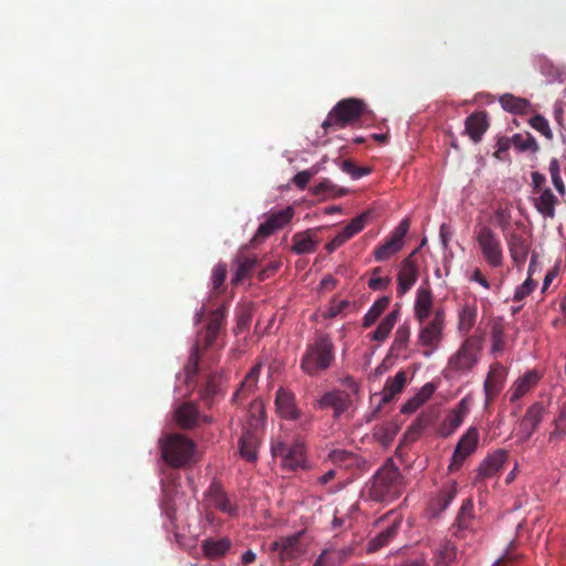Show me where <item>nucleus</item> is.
<instances>
[{"label": "nucleus", "instance_id": "f257e3e1", "mask_svg": "<svg viewBox=\"0 0 566 566\" xmlns=\"http://www.w3.org/2000/svg\"><path fill=\"white\" fill-rule=\"evenodd\" d=\"M335 360V346L328 334H319L307 343L300 361L301 370L316 377L326 371Z\"/></svg>", "mask_w": 566, "mask_h": 566}, {"label": "nucleus", "instance_id": "f03ea898", "mask_svg": "<svg viewBox=\"0 0 566 566\" xmlns=\"http://www.w3.org/2000/svg\"><path fill=\"white\" fill-rule=\"evenodd\" d=\"M402 481L403 478L398 467L391 460H388L378 469L367 485L368 496L378 502H391L400 496Z\"/></svg>", "mask_w": 566, "mask_h": 566}, {"label": "nucleus", "instance_id": "7ed1b4c3", "mask_svg": "<svg viewBox=\"0 0 566 566\" xmlns=\"http://www.w3.org/2000/svg\"><path fill=\"white\" fill-rule=\"evenodd\" d=\"M365 111V103L358 98H345L339 101L327 114L322 123L325 134L345 128L358 120Z\"/></svg>", "mask_w": 566, "mask_h": 566}, {"label": "nucleus", "instance_id": "20e7f679", "mask_svg": "<svg viewBox=\"0 0 566 566\" xmlns=\"http://www.w3.org/2000/svg\"><path fill=\"white\" fill-rule=\"evenodd\" d=\"M163 459L174 468H181L195 460V443L178 433L170 434L160 440Z\"/></svg>", "mask_w": 566, "mask_h": 566}, {"label": "nucleus", "instance_id": "39448f33", "mask_svg": "<svg viewBox=\"0 0 566 566\" xmlns=\"http://www.w3.org/2000/svg\"><path fill=\"white\" fill-rule=\"evenodd\" d=\"M479 349L471 339H465L459 349L449 358L444 369L448 379H457L472 371L478 364Z\"/></svg>", "mask_w": 566, "mask_h": 566}, {"label": "nucleus", "instance_id": "423d86ee", "mask_svg": "<svg viewBox=\"0 0 566 566\" xmlns=\"http://www.w3.org/2000/svg\"><path fill=\"white\" fill-rule=\"evenodd\" d=\"M224 307H219L216 311L211 312L208 323L206 326V331L198 338V342L192 346L188 364L186 366V373L188 376L195 375L197 373V366L199 360V346L202 345L205 347H209L214 342L217 335L220 332L224 319Z\"/></svg>", "mask_w": 566, "mask_h": 566}, {"label": "nucleus", "instance_id": "0eeeda50", "mask_svg": "<svg viewBox=\"0 0 566 566\" xmlns=\"http://www.w3.org/2000/svg\"><path fill=\"white\" fill-rule=\"evenodd\" d=\"M444 326V311L442 308L436 310L432 318L429 322L420 324L417 336V344L419 346L429 348L423 352L426 357H430L439 347L443 338Z\"/></svg>", "mask_w": 566, "mask_h": 566}, {"label": "nucleus", "instance_id": "6e6552de", "mask_svg": "<svg viewBox=\"0 0 566 566\" xmlns=\"http://www.w3.org/2000/svg\"><path fill=\"white\" fill-rule=\"evenodd\" d=\"M475 240L484 260L492 268H497L503 262V251L497 234L488 226L475 228Z\"/></svg>", "mask_w": 566, "mask_h": 566}, {"label": "nucleus", "instance_id": "1a4fd4ad", "mask_svg": "<svg viewBox=\"0 0 566 566\" xmlns=\"http://www.w3.org/2000/svg\"><path fill=\"white\" fill-rule=\"evenodd\" d=\"M273 457L280 458L282 467L289 470H296L298 468H305V449L301 442H294L286 444L284 442H277L272 446Z\"/></svg>", "mask_w": 566, "mask_h": 566}, {"label": "nucleus", "instance_id": "9d476101", "mask_svg": "<svg viewBox=\"0 0 566 566\" xmlns=\"http://www.w3.org/2000/svg\"><path fill=\"white\" fill-rule=\"evenodd\" d=\"M293 216L294 209L291 206L268 214L265 221L258 227L251 242L254 243L259 240L266 239L277 230L285 227L293 219Z\"/></svg>", "mask_w": 566, "mask_h": 566}, {"label": "nucleus", "instance_id": "9b49d317", "mask_svg": "<svg viewBox=\"0 0 566 566\" xmlns=\"http://www.w3.org/2000/svg\"><path fill=\"white\" fill-rule=\"evenodd\" d=\"M418 250L412 251L407 258H405L398 268L397 274V294L403 296L408 293L416 284L419 277V266L415 259Z\"/></svg>", "mask_w": 566, "mask_h": 566}, {"label": "nucleus", "instance_id": "f8f14e48", "mask_svg": "<svg viewBox=\"0 0 566 566\" xmlns=\"http://www.w3.org/2000/svg\"><path fill=\"white\" fill-rule=\"evenodd\" d=\"M409 226L408 219L400 221V223L390 233V237L375 250L374 256L376 261H386L392 254L401 250L403 247V239L409 231Z\"/></svg>", "mask_w": 566, "mask_h": 566}, {"label": "nucleus", "instance_id": "ddd939ff", "mask_svg": "<svg viewBox=\"0 0 566 566\" xmlns=\"http://www.w3.org/2000/svg\"><path fill=\"white\" fill-rule=\"evenodd\" d=\"M479 444V431L475 427H470L458 441L453 451L450 470H458L464 460L474 453Z\"/></svg>", "mask_w": 566, "mask_h": 566}, {"label": "nucleus", "instance_id": "4468645a", "mask_svg": "<svg viewBox=\"0 0 566 566\" xmlns=\"http://www.w3.org/2000/svg\"><path fill=\"white\" fill-rule=\"evenodd\" d=\"M369 213L364 212L354 218L340 232H338L329 242L326 243L325 249L332 253L342 247L346 241L360 232L368 220Z\"/></svg>", "mask_w": 566, "mask_h": 566}, {"label": "nucleus", "instance_id": "2eb2a0df", "mask_svg": "<svg viewBox=\"0 0 566 566\" xmlns=\"http://www.w3.org/2000/svg\"><path fill=\"white\" fill-rule=\"evenodd\" d=\"M532 202L536 211L544 219H554L555 210L558 203L557 196L554 195L551 188L539 189L533 192Z\"/></svg>", "mask_w": 566, "mask_h": 566}, {"label": "nucleus", "instance_id": "dca6fc26", "mask_svg": "<svg viewBox=\"0 0 566 566\" xmlns=\"http://www.w3.org/2000/svg\"><path fill=\"white\" fill-rule=\"evenodd\" d=\"M471 399L469 397H464L460 400V402L453 408L441 427V434L447 437L453 433L463 422L464 418L468 416L470 411Z\"/></svg>", "mask_w": 566, "mask_h": 566}, {"label": "nucleus", "instance_id": "f3484780", "mask_svg": "<svg viewBox=\"0 0 566 566\" xmlns=\"http://www.w3.org/2000/svg\"><path fill=\"white\" fill-rule=\"evenodd\" d=\"M206 501L210 506L230 516L235 515L238 512V506L231 502L223 489L217 483H212L209 486L206 492Z\"/></svg>", "mask_w": 566, "mask_h": 566}, {"label": "nucleus", "instance_id": "a211bd4d", "mask_svg": "<svg viewBox=\"0 0 566 566\" xmlns=\"http://www.w3.org/2000/svg\"><path fill=\"white\" fill-rule=\"evenodd\" d=\"M270 551L277 553L282 560H291L298 557L303 552L300 543V534L274 541L270 545Z\"/></svg>", "mask_w": 566, "mask_h": 566}, {"label": "nucleus", "instance_id": "6ab92c4d", "mask_svg": "<svg viewBox=\"0 0 566 566\" xmlns=\"http://www.w3.org/2000/svg\"><path fill=\"white\" fill-rule=\"evenodd\" d=\"M433 304V294L428 284H422L416 292L413 314L416 319L422 324L430 316Z\"/></svg>", "mask_w": 566, "mask_h": 566}, {"label": "nucleus", "instance_id": "aec40b11", "mask_svg": "<svg viewBox=\"0 0 566 566\" xmlns=\"http://www.w3.org/2000/svg\"><path fill=\"white\" fill-rule=\"evenodd\" d=\"M232 547V541L227 537H207L201 542L202 554L208 559L223 557Z\"/></svg>", "mask_w": 566, "mask_h": 566}, {"label": "nucleus", "instance_id": "412c9836", "mask_svg": "<svg viewBox=\"0 0 566 566\" xmlns=\"http://www.w3.org/2000/svg\"><path fill=\"white\" fill-rule=\"evenodd\" d=\"M349 403V395L340 390L328 391L317 400L318 408H333L336 417L343 413L348 408Z\"/></svg>", "mask_w": 566, "mask_h": 566}, {"label": "nucleus", "instance_id": "4be33fe9", "mask_svg": "<svg viewBox=\"0 0 566 566\" xmlns=\"http://www.w3.org/2000/svg\"><path fill=\"white\" fill-rule=\"evenodd\" d=\"M275 406L277 412L285 419L295 420L300 416V411L295 405L294 395L284 388L276 391Z\"/></svg>", "mask_w": 566, "mask_h": 566}, {"label": "nucleus", "instance_id": "5701e85b", "mask_svg": "<svg viewBox=\"0 0 566 566\" xmlns=\"http://www.w3.org/2000/svg\"><path fill=\"white\" fill-rule=\"evenodd\" d=\"M539 380L535 370H530L520 377L510 388V401L515 403L534 388Z\"/></svg>", "mask_w": 566, "mask_h": 566}, {"label": "nucleus", "instance_id": "b1692460", "mask_svg": "<svg viewBox=\"0 0 566 566\" xmlns=\"http://www.w3.org/2000/svg\"><path fill=\"white\" fill-rule=\"evenodd\" d=\"M505 377L506 370L502 365L494 364L491 366L484 381V392L488 400L501 391Z\"/></svg>", "mask_w": 566, "mask_h": 566}, {"label": "nucleus", "instance_id": "393cba45", "mask_svg": "<svg viewBox=\"0 0 566 566\" xmlns=\"http://www.w3.org/2000/svg\"><path fill=\"white\" fill-rule=\"evenodd\" d=\"M258 446L259 434L256 428H245L239 440V449L241 457L251 462L255 461Z\"/></svg>", "mask_w": 566, "mask_h": 566}, {"label": "nucleus", "instance_id": "a878e982", "mask_svg": "<svg viewBox=\"0 0 566 566\" xmlns=\"http://www.w3.org/2000/svg\"><path fill=\"white\" fill-rule=\"evenodd\" d=\"M489 127L485 112H475L465 119V132L474 143H479Z\"/></svg>", "mask_w": 566, "mask_h": 566}, {"label": "nucleus", "instance_id": "bb28decb", "mask_svg": "<svg viewBox=\"0 0 566 566\" xmlns=\"http://www.w3.org/2000/svg\"><path fill=\"white\" fill-rule=\"evenodd\" d=\"M507 453L505 450H496L488 455L479 465L478 473L482 478H490L494 475L505 463Z\"/></svg>", "mask_w": 566, "mask_h": 566}, {"label": "nucleus", "instance_id": "cd10ccee", "mask_svg": "<svg viewBox=\"0 0 566 566\" xmlns=\"http://www.w3.org/2000/svg\"><path fill=\"white\" fill-rule=\"evenodd\" d=\"M400 316L399 308L392 310L389 314H387L378 324L377 328L370 334V339L382 343L386 340L395 327L398 318Z\"/></svg>", "mask_w": 566, "mask_h": 566}, {"label": "nucleus", "instance_id": "c85d7f7f", "mask_svg": "<svg viewBox=\"0 0 566 566\" xmlns=\"http://www.w3.org/2000/svg\"><path fill=\"white\" fill-rule=\"evenodd\" d=\"M177 423L184 429H190L197 426L200 421V416L196 406L191 402L181 405L175 413Z\"/></svg>", "mask_w": 566, "mask_h": 566}, {"label": "nucleus", "instance_id": "c756f323", "mask_svg": "<svg viewBox=\"0 0 566 566\" xmlns=\"http://www.w3.org/2000/svg\"><path fill=\"white\" fill-rule=\"evenodd\" d=\"M507 245L512 260L516 264H523L528 254V243L526 239L517 233H512L507 238Z\"/></svg>", "mask_w": 566, "mask_h": 566}, {"label": "nucleus", "instance_id": "7c9ffc66", "mask_svg": "<svg viewBox=\"0 0 566 566\" xmlns=\"http://www.w3.org/2000/svg\"><path fill=\"white\" fill-rule=\"evenodd\" d=\"M400 527V522L395 521L385 531L377 534L367 544V551L374 553L388 545L397 535Z\"/></svg>", "mask_w": 566, "mask_h": 566}, {"label": "nucleus", "instance_id": "2f4dec72", "mask_svg": "<svg viewBox=\"0 0 566 566\" xmlns=\"http://www.w3.org/2000/svg\"><path fill=\"white\" fill-rule=\"evenodd\" d=\"M457 547L446 541L436 547L432 560L434 566H450L457 559Z\"/></svg>", "mask_w": 566, "mask_h": 566}, {"label": "nucleus", "instance_id": "473e14b6", "mask_svg": "<svg viewBox=\"0 0 566 566\" xmlns=\"http://www.w3.org/2000/svg\"><path fill=\"white\" fill-rule=\"evenodd\" d=\"M499 102L504 111L513 114H527L531 109V103L526 98L510 93L500 96Z\"/></svg>", "mask_w": 566, "mask_h": 566}, {"label": "nucleus", "instance_id": "72a5a7b5", "mask_svg": "<svg viewBox=\"0 0 566 566\" xmlns=\"http://www.w3.org/2000/svg\"><path fill=\"white\" fill-rule=\"evenodd\" d=\"M234 263L237 269L232 276V282L239 283L250 275V273L254 270L258 260L255 256L250 258L243 253H239L234 260Z\"/></svg>", "mask_w": 566, "mask_h": 566}, {"label": "nucleus", "instance_id": "f704fd0d", "mask_svg": "<svg viewBox=\"0 0 566 566\" xmlns=\"http://www.w3.org/2000/svg\"><path fill=\"white\" fill-rule=\"evenodd\" d=\"M406 380L405 371H398L392 378H388L384 387L381 401L388 402L395 395L399 394L403 389Z\"/></svg>", "mask_w": 566, "mask_h": 566}, {"label": "nucleus", "instance_id": "c9c22d12", "mask_svg": "<svg viewBox=\"0 0 566 566\" xmlns=\"http://www.w3.org/2000/svg\"><path fill=\"white\" fill-rule=\"evenodd\" d=\"M292 250L296 254L313 253L316 250V242L307 232H297L293 235Z\"/></svg>", "mask_w": 566, "mask_h": 566}, {"label": "nucleus", "instance_id": "e433bc0d", "mask_svg": "<svg viewBox=\"0 0 566 566\" xmlns=\"http://www.w3.org/2000/svg\"><path fill=\"white\" fill-rule=\"evenodd\" d=\"M390 298L388 296L379 297L367 311L363 318V326L369 327L380 317L385 310L389 306Z\"/></svg>", "mask_w": 566, "mask_h": 566}, {"label": "nucleus", "instance_id": "4c0bfd02", "mask_svg": "<svg viewBox=\"0 0 566 566\" xmlns=\"http://www.w3.org/2000/svg\"><path fill=\"white\" fill-rule=\"evenodd\" d=\"M476 319L475 306L465 304L459 312L458 328L460 332L468 333L474 325Z\"/></svg>", "mask_w": 566, "mask_h": 566}, {"label": "nucleus", "instance_id": "58836bf2", "mask_svg": "<svg viewBox=\"0 0 566 566\" xmlns=\"http://www.w3.org/2000/svg\"><path fill=\"white\" fill-rule=\"evenodd\" d=\"M457 493H458V489H457V483L455 482H452V483L446 485L440 491V493L437 496V499L434 500L433 505L438 506L437 510L439 512H443L452 503V501L454 500Z\"/></svg>", "mask_w": 566, "mask_h": 566}, {"label": "nucleus", "instance_id": "ea45409f", "mask_svg": "<svg viewBox=\"0 0 566 566\" xmlns=\"http://www.w3.org/2000/svg\"><path fill=\"white\" fill-rule=\"evenodd\" d=\"M261 371V365H255L251 368V370L247 374L244 379L242 380L239 389L233 395V399L237 400L239 396L243 392H250L253 390L258 384L259 376Z\"/></svg>", "mask_w": 566, "mask_h": 566}, {"label": "nucleus", "instance_id": "a19ab883", "mask_svg": "<svg viewBox=\"0 0 566 566\" xmlns=\"http://www.w3.org/2000/svg\"><path fill=\"white\" fill-rule=\"evenodd\" d=\"M410 335H411V329H410V325L408 323H403V324L399 325L395 333L391 349L394 352L406 350L408 348Z\"/></svg>", "mask_w": 566, "mask_h": 566}, {"label": "nucleus", "instance_id": "79ce46f5", "mask_svg": "<svg viewBox=\"0 0 566 566\" xmlns=\"http://www.w3.org/2000/svg\"><path fill=\"white\" fill-rule=\"evenodd\" d=\"M473 518V502L471 499H467L462 502L460 511L457 515L455 526L459 531L467 530L470 526V522Z\"/></svg>", "mask_w": 566, "mask_h": 566}, {"label": "nucleus", "instance_id": "37998d69", "mask_svg": "<svg viewBox=\"0 0 566 566\" xmlns=\"http://www.w3.org/2000/svg\"><path fill=\"white\" fill-rule=\"evenodd\" d=\"M545 413L546 409L543 403L535 402L527 409L523 420L537 429Z\"/></svg>", "mask_w": 566, "mask_h": 566}, {"label": "nucleus", "instance_id": "c03bdc74", "mask_svg": "<svg viewBox=\"0 0 566 566\" xmlns=\"http://www.w3.org/2000/svg\"><path fill=\"white\" fill-rule=\"evenodd\" d=\"M548 170H549L553 186L555 187L556 191L560 196H564L566 192V187L560 177V167H559V163L556 158L551 159Z\"/></svg>", "mask_w": 566, "mask_h": 566}, {"label": "nucleus", "instance_id": "a18cd8bd", "mask_svg": "<svg viewBox=\"0 0 566 566\" xmlns=\"http://www.w3.org/2000/svg\"><path fill=\"white\" fill-rule=\"evenodd\" d=\"M555 428L549 434V440H562L566 437V403L560 408L558 417L554 421Z\"/></svg>", "mask_w": 566, "mask_h": 566}, {"label": "nucleus", "instance_id": "49530a36", "mask_svg": "<svg viewBox=\"0 0 566 566\" xmlns=\"http://www.w3.org/2000/svg\"><path fill=\"white\" fill-rule=\"evenodd\" d=\"M398 428L395 423H386L375 429V437L381 444L388 446L394 440Z\"/></svg>", "mask_w": 566, "mask_h": 566}, {"label": "nucleus", "instance_id": "de8ad7c7", "mask_svg": "<svg viewBox=\"0 0 566 566\" xmlns=\"http://www.w3.org/2000/svg\"><path fill=\"white\" fill-rule=\"evenodd\" d=\"M491 350L493 354L500 353L505 346L504 329L500 324H494L491 329Z\"/></svg>", "mask_w": 566, "mask_h": 566}, {"label": "nucleus", "instance_id": "09e8293b", "mask_svg": "<svg viewBox=\"0 0 566 566\" xmlns=\"http://www.w3.org/2000/svg\"><path fill=\"white\" fill-rule=\"evenodd\" d=\"M536 286V282L528 275V277L518 286H516L513 295V301L520 302L530 295Z\"/></svg>", "mask_w": 566, "mask_h": 566}, {"label": "nucleus", "instance_id": "8fccbe9b", "mask_svg": "<svg viewBox=\"0 0 566 566\" xmlns=\"http://www.w3.org/2000/svg\"><path fill=\"white\" fill-rule=\"evenodd\" d=\"M530 125L547 138H552L553 134L547 119L542 115H535L530 119Z\"/></svg>", "mask_w": 566, "mask_h": 566}, {"label": "nucleus", "instance_id": "3c124183", "mask_svg": "<svg viewBox=\"0 0 566 566\" xmlns=\"http://www.w3.org/2000/svg\"><path fill=\"white\" fill-rule=\"evenodd\" d=\"M342 170L352 176L353 179H359L370 172L367 167H356L352 161L344 160L340 166Z\"/></svg>", "mask_w": 566, "mask_h": 566}, {"label": "nucleus", "instance_id": "603ef678", "mask_svg": "<svg viewBox=\"0 0 566 566\" xmlns=\"http://www.w3.org/2000/svg\"><path fill=\"white\" fill-rule=\"evenodd\" d=\"M494 219L496 222V226L502 230L505 231L511 221V211L509 208L504 207H497L494 211Z\"/></svg>", "mask_w": 566, "mask_h": 566}, {"label": "nucleus", "instance_id": "864d4df0", "mask_svg": "<svg viewBox=\"0 0 566 566\" xmlns=\"http://www.w3.org/2000/svg\"><path fill=\"white\" fill-rule=\"evenodd\" d=\"M226 274L227 265L224 263H218L213 266L210 279L213 289H219L223 284Z\"/></svg>", "mask_w": 566, "mask_h": 566}, {"label": "nucleus", "instance_id": "5fc2aeb1", "mask_svg": "<svg viewBox=\"0 0 566 566\" xmlns=\"http://www.w3.org/2000/svg\"><path fill=\"white\" fill-rule=\"evenodd\" d=\"M515 146L521 150H536L537 144L534 137L528 136L525 139H522L520 135H515L513 137Z\"/></svg>", "mask_w": 566, "mask_h": 566}, {"label": "nucleus", "instance_id": "6e6d98bb", "mask_svg": "<svg viewBox=\"0 0 566 566\" xmlns=\"http://www.w3.org/2000/svg\"><path fill=\"white\" fill-rule=\"evenodd\" d=\"M453 235V231L451 227L447 223H442L439 229V239L442 245V249L447 251L449 249V242Z\"/></svg>", "mask_w": 566, "mask_h": 566}, {"label": "nucleus", "instance_id": "4d7b16f0", "mask_svg": "<svg viewBox=\"0 0 566 566\" xmlns=\"http://www.w3.org/2000/svg\"><path fill=\"white\" fill-rule=\"evenodd\" d=\"M436 388L432 384L428 382L426 384L421 390L415 396L416 398V407H419L424 401H427L432 394L434 392Z\"/></svg>", "mask_w": 566, "mask_h": 566}, {"label": "nucleus", "instance_id": "13d9d810", "mask_svg": "<svg viewBox=\"0 0 566 566\" xmlns=\"http://www.w3.org/2000/svg\"><path fill=\"white\" fill-rule=\"evenodd\" d=\"M536 430L537 429L535 427L531 426L530 423H526L522 419L521 423H520V430L517 433L518 441L520 442L527 441Z\"/></svg>", "mask_w": 566, "mask_h": 566}, {"label": "nucleus", "instance_id": "bf43d9fd", "mask_svg": "<svg viewBox=\"0 0 566 566\" xmlns=\"http://www.w3.org/2000/svg\"><path fill=\"white\" fill-rule=\"evenodd\" d=\"M532 179V193L538 191L539 189H546V177L538 172L534 171L531 175Z\"/></svg>", "mask_w": 566, "mask_h": 566}, {"label": "nucleus", "instance_id": "052dcab7", "mask_svg": "<svg viewBox=\"0 0 566 566\" xmlns=\"http://www.w3.org/2000/svg\"><path fill=\"white\" fill-rule=\"evenodd\" d=\"M349 305V302L346 300L333 302L329 306L326 316L332 318L339 315L347 306Z\"/></svg>", "mask_w": 566, "mask_h": 566}, {"label": "nucleus", "instance_id": "680f3d73", "mask_svg": "<svg viewBox=\"0 0 566 566\" xmlns=\"http://www.w3.org/2000/svg\"><path fill=\"white\" fill-rule=\"evenodd\" d=\"M311 177H312V174L310 171L303 170V171L297 172L293 177V182L295 184V186L297 188L305 189V187L307 186V184L311 180Z\"/></svg>", "mask_w": 566, "mask_h": 566}, {"label": "nucleus", "instance_id": "e2e57ef3", "mask_svg": "<svg viewBox=\"0 0 566 566\" xmlns=\"http://www.w3.org/2000/svg\"><path fill=\"white\" fill-rule=\"evenodd\" d=\"M389 282H390V279H388V277L373 276L368 281V286H369V289H371L374 291H379V290L386 289L388 286Z\"/></svg>", "mask_w": 566, "mask_h": 566}, {"label": "nucleus", "instance_id": "0e129e2a", "mask_svg": "<svg viewBox=\"0 0 566 566\" xmlns=\"http://www.w3.org/2000/svg\"><path fill=\"white\" fill-rule=\"evenodd\" d=\"M426 565H427L426 557L423 555H417L415 557H409V558L402 560L397 566H426Z\"/></svg>", "mask_w": 566, "mask_h": 566}, {"label": "nucleus", "instance_id": "69168bd1", "mask_svg": "<svg viewBox=\"0 0 566 566\" xmlns=\"http://www.w3.org/2000/svg\"><path fill=\"white\" fill-rule=\"evenodd\" d=\"M332 188H333V185L328 180H324V181L319 182L317 186H315L314 193L315 195L325 193V192L329 191Z\"/></svg>", "mask_w": 566, "mask_h": 566}, {"label": "nucleus", "instance_id": "338daca9", "mask_svg": "<svg viewBox=\"0 0 566 566\" xmlns=\"http://www.w3.org/2000/svg\"><path fill=\"white\" fill-rule=\"evenodd\" d=\"M331 565V558L328 556V552L324 551L315 560L313 566H329Z\"/></svg>", "mask_w": 566, "mask_h": 566}, {"label": "nucleus", "instance_id": "774afa93", "mask_svg": "<svg viewBox=\"0 0 566 566\" xmlns=\"http://www.w3.org/2000/svg\"><path fill=\"white\" fill-rule=\"evenodd\" d=\"M256 554L252 552L251 549L245 551L241 556V562L243 565L251 564L255 560Z\"/></svg>", "mask_w": 566, "mask_h": 566}]
</instances>
